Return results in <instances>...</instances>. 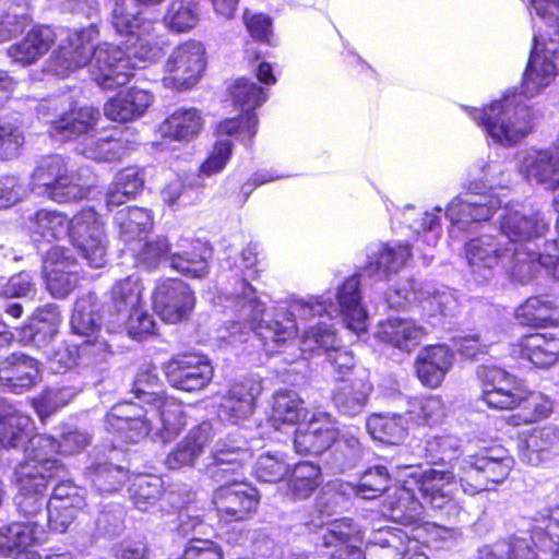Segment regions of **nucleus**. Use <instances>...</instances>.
<instances>
[{
	"label": "nucleus",
	"instance_id": "1",
	"mask_svg": "<svg viewBox=\"0 0 559 559\" xmlns=\"http://www.w3.org/2000/svg\"><path fill=\"white\" fill-rule=\"evenodd\" d=\"M388 504L392 519L404 528H389L380 550L394 551L391 559H429L423 549L435 539L437 525L424 521L423 500L412 489L397 486L389 497Z\"/></svg>",
	"mask_w": 559,
	"mask_h": 559
},
{
	"label": "nucleus",
	"instance_id": "2",
	"mask_svg": "<svg viewBox=\"0 0 559 559\" xmlns=\"http://www.w3.org/2000/svg\"><path fill=\"white\" fill-rule=\"evenodd\" d=\"M528 97L522 88L521 92L506 94L481 108H469L468 115L497 141L514 144L534 128L535 112L525 102Z\"/></svg>",
	"mask_w": 559,
	"mask_h": 559
},
{
	"label": "nucleus",
	"instance_id": "3",
	"mask_svg": "<svg viewBox=\"0 0 559 559\" xmlns=\"http://www.w3.org/2000/svg\"><path fill=\"white\" fill-rule=\"evenodd\" d=\"M29 188L57 203L73 202L81 194L73 170L60 154L45 155L36 162L29 177Z\"/></svg>",
	"mask_w": 559,
	"mask_h": 559
},
{
	"label": "nucleus",
	"instance_id": "4",
	"mask_svg": "<svg viewBox=\"0 0 559 559\" xmlns=\"http://www.w3.org/2000/svg\"><path fill=\"white\" fill-rule=\"evenodd\" d=\"M162 370L171 388L187 393L206 389L214 377L209 357L195 352L174 354L163 364Z\"/></svg>",
	"mask_w": 559,
	"mask_h": 559
},
{
	"label": "nucleus",
	"instance_id": "5",
	"mask_svg": "<svg viewBox=\"0 0 559 559\" xmlns=\"http://www.w3.org/2000/svg\"><path fill=\"white\" fill-rule=\"evenodd\" d=\"M141 4L135 0H117L112 9V25L115 29L127 36L136 37L140 44L134 55L142 60H153L159 57L162 47L155 40L156 22L142 16Z\"/></svg>",
	"mask_w": 559,
	"mask_h": 559
},
{
	"label": "nucleus",
	"instance_id": "6",
	"mask_svg": "<svg viewBox=\"0 0 559 559\" xmlns=\"http://www.w3.org/2000/svg\"><path fill=\"white\" fill-rule=\"evenodd\" d=\"M87 264L99 269L106 263L105 231L97 212L84 207L70 217L67 234Z\"/></svg>",
	"mask_w": 559,
	"mask_h": 559
},
{
	"label": "nucleus",
	"instance_id": "7",
	"mask_svg": "<svg viewBox=\"0 0 559 559\" xmlns=\"http://www.w3.org/2000/svg\"><path fill=\"white\" fill-rule=\"evenodd\" d=\"M24 444V459L15 466L14 475H20L22 467L27 474L52 480L66 474L64 464L53 457L58 453L59 447L56 438L32 432Z\"/></svg>",
	"mask_w": 559,
	"mask_h": 559
},
{
	"label": "nucleus",
	"instance_id": "8",
	"mask_svg": "<svg viewBox=\"0 0 559 559\" xmlns=\"http://www.w3.org/2000/svg\"><path fill=\"white\" fill-rule=\"evenodd\" d=\"M153 307L160 319L170 324L187 320L195 306L190 285L180 278H165L153 290Z\"/></svg>",
	"mask_w": 559,
	"mask_h": 559
},
{
	"label": "nucleus",
	"instance_id": "9",
	"mask_svg": "<svg viewBox=\"0 0 559 559\" xmlns=\"http://www.w3.org/2000/svg\"><path fill=\"white\" fill-rule=\"evenodd\" d=\"M213 503L219 521L242 522L257 512L260 493L247 483L222 484L214 491Z\"/></svg>",
	"mask_w": 559,
	"mask_h": 559
},
{
	"label": "nucleus",
	"instance_id": "10",
	"mask_svg": "<svg viewBox=\"0 0 559 559\" xmlns=\"http://www.w3.org/2000/svg\"><path fill=\"white\" fill-rule=\"evenodd\" d=\"M92 60L93 81L103 90L123 86L134 76L135 67L131 63L130 57L116 45H94Z\"/></svg>",
	"mask_w": 559,
	"mask_h": 559
},
{
	"label": "nucleus",
	"instance_id": "11",
	"mask_svg": "<svg viewBox=\"0 0 559 559\" xmlns=\"http://www.w3.org/2000/svg\"><path fill=\"white\" fill-rule=\"evenodd\" d=\"M105 429L122 444H133L145 439L152 430L141 406L133 402L114 405L105 416Z\"/></svg>",
	"mask_w": 559,
	"mask_h": 559
},
{
	"label": "nucleus",
	"instance_id": "12",
	"mask_svg": "<svg viewBox=\"0 0 559 559\" xmlns=\"http://www.w3.org/2000/svg\"><path fill=\"white\" fill-rule=\"evenodd\" d=\"M94 41L85 29L70 33L48 59V71L59 78L82 69L92 61Z\"/></svg>",
	"mask_w": 559,
	"mask_h": 559
},
{
	"label": "nucleus",
	"instance_id": "13",
	"mask_svg": "<svg viewBox=\"0 0 559 559\" xmlns=\"http://www.w3.org/2000/svg\"><path fill=\"white\" fill-rule=\"evenodd\" d=\"M490 408L496 411L523 409L533 424L542 421L552 413V403L544 394L525 389L520 382L511 391L498 390L487 395Z\"/></svg>",
	"mask_w": 559,
	"mask_h": 559
},
{
	"label": "nucleus",
	"instance_id": "14",
	"mask_svg": "<svg viewBox=\"0 0 559 559\" xmlns=\"http://www.w3.org/2000/svg\"><path fill=\"white\" fill-rule=\"evenodd\" d=\"M41 364L35 357L13 352L0 360V388L14 394L31 391L41 380Z\"/></svg>",
	"mask_w": 559,
	"mask_h": 559
},
{
	"label": "nucleus",
	"instance_id": "15",
	"mask_svg": "<svg viewBox=\"0 0 559 559\" xmlns=\"http://www.w3.org/2000/svg\"><path fill=\"white\" fill-rule=\"evenodd\" d=\"M520 459L537 466L559 454V426L546 424L518 433Z\"/></svg>",
	"mask_w": 559,
	"mask_h": 559
},
{
	"label": "nucleus",
	"instance_id": "16",
	"mask_svg": "<svg viewBox=\"0 0 559 559\" xmlns=\"http://www.w3.org/2000/svg\"><path fill=\"white\" fill-rule=\"evenodd\" d=\"M304 427L294 432L293 444L300 455H320L337 440L338 429L329 420L328 414L312 415Z\"/></svg>",
	"mask_w": 559,
	"mask_h": 559
},
{
	"label": "nucleus",
	"instance_id": "17",
	"mask_svg": "<svg viewBox=\"0 0 559 559\" xmlns=\"http://www.w3.org/2000/svg\"><path fill=\"white\" fill-rule=\"evenodd\" d=\"M453 362L454 353L448 345H427L414 360L415 376L423 386L438 389L442 385Z\"/></svg>",
	"mask_w": 559,
	"mask_h": 559
},
{
	"label": "nucleus",
	"instance_id": "18",
	"mask_svg": "<svg viewBox=\"0 0 559 559\" xmlns=\"http://www.w3.org/2000/svg\"><path fill=\"white\" fill-rule=\"evenodd\" d=\"M372 384L364 372H349L338 377L332 393V402L340 414L354 417L368 404Z\"/></svg>",
	"mask_w": 559,
	"mask_h": 559
},
{
	"label": "nucleus",
	"instance_id": "19",
	"mask_svg": "<svg viewBox=\"0 0 559 559\" xmlns=\"http://www.w3.org/2000/svg\"><path fill=\"white\" fill-rule=\"evenodd\" d=\"M411 448L412 454L418 459V462L413 464L416 466L427 464L445 468L456 464L462 454L460 447L450 436L424 435L416 438Z\"/></svg>",
	"mask_w": 559,
	"mask_h": 559
},
{
	"label": "nucleus",
	"instance_id": "20",
	"mask_svg": "<svg viewBox=\"0 0 559 559\" xmlns=\"http://www.w3.org/2000/svg\"><path fill=\"white\" fill-rule=\"evenodd\" d=\"M511 352L536 368H549L559 361V337L544 333H528L511 344Z\"/></svg>",
	"mask_w": 559,
	"mask_h": 559
},
{
	"label": "nucleus",
	"instance_id": "21",
	"mask_svg": "<svg viewBox=\"0 0 559 559\" xmlns=\"http://www.w3.org/2000/svg\"><path fill=\"white\" fill-rule=\"evenodd\" d=\"M253 333L265 355L273 356L285 352L295 343L298 328L290 318L260 319L253 325Z\"/></svg>",
	"mask_w": 559,
	"mask_h": 559
},
{
	"label": "nucleus",
	"instance_id": "22",
	"mask_svg": "<svg viewBox=\"0 0 559 559\" xmlns=\"http://www.w3.org/2000/svg\"><path fill=\"white\" fill-rule=\"evenodd\" d=\"M204 120L198 108H178L169 114L156 129L165 143H187L199 136Z\"/></svg>",
	"mask_w": 559,
	"mask_h": 559
},
{
	"label": "nucleus",
	"instance_id": "23",
	"mask_svg": "<svg viewBox=\"0 0 559 559\" xmlns=\"http://www.w3.org/2000/svg\"><path fill=\"white\" fill-rule=\"evenodd\" d=\"M153 102L154 95L148 90L130 87L107 100L104 114L116 122L134 121L145 115Z\"/></svg>",
	"mask_w": 559,
	"mask_h": 559
},
{
	"label": "nucleus",
	"instance_id": "24",
	"mask_svg": "<svg viewBox=\"0 0 559 559\" xmlns=\"http://www.w3.org/2000/svg\"><path fill=\"white\" fill-rule=\"evenodd\" d=\"M48 539V532L36 522H11L0 527V556L26 552Z\"/></svg>",
	"mask_w": 559,
	"mask_h": 559
},
{
	"label": "nucleus",
	"instance_id": "25",
	"mask_svg": "<svg viewBox=\"0 0 559 559\" xmlns=\"http://www.w3.org/2000/svg\"><path fill=\"white\" fill-rule=\"evenodd\" d=\"M255 394L250 383L239 381L229 385L221 396L217 414L227 423L237 425L249 419L255 409Z\"/></svg>",
	"mask_w": 559,
	"mask_h": 559
},
{
	"label": "nucleus",
	"instance_id": "26",
	"mask_svg": "<svg viewBox=\"0 0 559 559\" xmlns=\"http://www.w3.org/2000/svg\"><path fill=\"white\" fill-rule=\"evenodd\" d=\"M477 467L474 455L466 459L461 454L456 464L445 468H430V475L445 484L459 480L463 490L473 496L488 489L486 478Z\"/></svg>",
	"mask_w": 559,
	"mask_h": 559
},
{
	"label": "nucleus",
	"instance_id": "27",
	"mask_svg": "<svg viewBox=\"0 0 559 559\" xmlns=\"http://www.w3.org/2000/svg\"><path fill=\"white\" fill-rule=\"evenodd\" d=\"M15 481L19 487V493L16 496L17 510L19 512L27 518H34L48 506L46 499V491L48 484L52 479L44 478L43 476H35L20 471V475H14Z\"/></svg>",
	"mask_w": 559,
	"mask_h": 559
},
{
	"label": "nucleus",
	"instance_id": "28",
	"mask_svg": "<svg viewBox=\"0 0 559 559\" xmlns=\"http://www.w3.org/2000/svg\"><path fill=\"white\" fill-rule=\"evenodd\" d=\"M100 111L93 106L70 107L50 122V133L64 139L86 134L96 129Z\"/></svg>",
	"mask_w": 559,
	"mask_h": 559
},
{
	"label": "nucleus",
	"instance_id": "29",
	"mask_svg": "<svg viewBox=\"0 0 559 559\" xmlns=\"http://www.w3.org/2000/svg\"><path fill=\"white\" fill-rule=\"evenodd\" d=\"M143 286L139 278L127 276L117 281L110 288L106 311L114 321H120L126 314H131L141 308Z\"/></svg>",
	"mask_w": 559,
	"mask_h": 559
},
{
	"label": "nucleus",
	"instance_id": "30",
	"mask_svg": "<svg viewBox=\"0 0 559 559\" xmlns=\"http://www.w3.org/2000/svg\"><path fill=\"white\" fill-rule=\"evenodd\" d=\"M465 254L475 272L492 270L508 254V248L497 237L483 235L466 242Z\"/></svg>",
	"mask_w": 559,
	"mask_h": 559
},
{
	"label": "nucleus",
	"instance_id": "31",
	"mask_svg": "<svg viewBox=\"0 0 559 559\" xmlns=\"http://www.w3.org/2000/svg\"><path fill=\"white\" fill-rule=\"evenodd\" d=\"M166 69L170 72H181L183 80L199 76L205 69L204 46L195 39L181 43L166 60Z\"/></svg>",
	"mask_w": 559,
	"mask_h": 559
},
{
	"label": "nucleus",
	"instance_id": "32",
	"mask_svg": "<svg viewBox=\"0 0 559 559\" xmlns=\"http://www.w3.org/2000/svg\"><path fill=\"white\" fill-rule=\"evenodd\" d=\"M285 481L293 499H308L323 483L321 466L310 461H299L289 465Z\"/></svg>",
	"mask_w": 559,
	"mask_h": 559
},
{
	"label": "nucleus",
	"instance_id": "33",
	"mask_svg": "<svg viewBox=\"0 0 559 559\" xmlns=\"http://www.w3.org/2000/svg\"><path fill=\"white\" fill-rule=\"evenodd\" d=\"M500 229L511 241L525 242L544 235L548 225L537 215L507 211L500 218Z\"/></svg>",
	"mask_w": 559,
	"mask_h": 559
},
{
	"label": "nucleus",
	"instance_id": "34",
	"mask_svg": "<svg viewBox=\"0 0 559 559\" xmlns=\"http://www.w3.org/2000/svg\"><path fill=\"white\" fill-rule=\"evenodd\" d=\"M70 217L67 213L39 209L27 217V229L32 237L53 241L67 234Z\"/></svg>",
	"mask_w": 559,
	"mask_h": 559
},
{
	"label": "nucleus",
	"instance_id": "35",
	"mask_svg": "<svg viewBox=\"0 0 559 559\" xmlns=\"http://www.w3.org/2000/svg\"><path fill=\"white\" fill-rule=\"evenodd\" d=\"M209 441L207 432L201 427L191 429L188 435L166 455L165 465L169 469L192 467Z\"/></svg>",
	"mask_w": 559,
	"mask_h": 559
},
{
	"label": "nucleus",
	"instance_id": "36",
	"mask_svg": "<svg viewBox=\"0 0 559 559\" xmlns=\"http://www.w3.org/2000/svg\"><path fill=\"white\" fill-rule=\"evenodd\" d=\"M33 430V418L14 406L11 407L0 418V448L5 450L20 448Z\"/></svg>",
	"mask_w": 559,
	"mask_h": 559
},
{
	"label": "nucleus",
	"instance_id": "37",
	"mask_svg": "<svg viewBox=\"0 0 559 559\" xmlns=\"http://www.w3.org/2000/svg\"><path fill=\"white\" fill-rule=\"evenodd\" d=\"M557 74L556 64H554L548 49L542 52L532 51L523 73L521 87L530 96H535Z\"/></svg>",
	"mask_w": 559,
	"mask_h": 559
},
{
	"label": "nucleus",
	"instance_id": "38",
	"mask_svg": "<svg viewBox=\"0 0 559 559\" xmlns=\"http://www.w3.org/2000/svg\"><path fill=\"white\" fill-rule=\"evenodd\" d=\"M305 402L297 393L289 390L277 391L272 401V418L284 425H300L308 417Z\"/></svg>",
	"mask_w": 559,
	"mask_h": 559
},
{
	"label": "nucleus",
	"instance_id": "39",
	"mask_svg": "<svg viewBox=\"0 0 559 559\" xmlns=\"http://www.w3.org/2000/svg\"><path fill=\"white\" fill-rule=\"evenodd\" d=\"M407 418L402 415L372 414L367 419V429L372 438L388 444H399L407 436Z\"/></svg>",
	"mask_w": 559,
	"mask_h": 559
},
{
	"label": "nucleus",
	"instance_id": "40",
	"mask_svg": "<svg viewBox=\"0 0 559 559\" xmlns=\"http://www.w3.org/2000/svg\"><path fill=\"white\" fill-rule=\"evenodd\" d=\"M436 480L439 479L432 477L429 469L418 487L423 503L439 512L443 520H450L459 514V506L451 495L436 484Z\"/></svg>",
	"mask_w": 559,
	"mask_h": 559
},
{
	"label": "nucleus",
	"instance_id": "41",
	"mask_svg": "<svg viewBox=\"0 0 559 559\" xmlns=\"http://www.w3.org/2000/svg\"><path fill=\"white\" fill-rule=\"evenodd\" d=\"M169 265L191 278H202L209 273L204 248L199 241H191L183 250L171 254Z\"/></svg>",
	"mask_w": 559,
	"mask_h": 559
},
{
	"label": "nucleus",
	"instance_id": "42",
	"mask_svg": "<svg viewBox=\"0 0 559 559\" xmlns=\"http://www.w3.org/2000/svg\"><path fill=\"white\" fill-rule=\"evenodd\" d=\"M407 420L416 425L432 426L444 415V404L439 395L413 396L407 401Z\"/></svg>",
	"mask_w": 559,
	"mask_h": 559
},
{
	"label": "nucleus",
	"instance_id": "43",
	"mask_svg": "<svg viewBox=\"0 0 559 559\" xmlns=\"http://www.w3.org/2000/svg\"><path fill=\"white\" fill-rule=\"evenodd\" d=\"M342 314L352 328H356L350 321L359 324L366 319V312L361 307L360 280L354 274L346 277L338 286L336 295Z\"/></svg>",
	"mask_w": 559,
	"mask_h": 559
},
{
	"label": "nucleus",
	"instance_id": "44",
	"mask_svg": "<svg viewBox=\"0 0 559 559\" xmlns=\"http://www.w3.org/2000/svg\"><path fill=\"white\" fill-rule=\"evenodd\" d=\"M86 475L93 486L100 492H115L121 488L127 471L108 461H95L86 467Z\"/></svg>",
	"mask_w": 559,
	"mask_h": 559
},
{
	"label": "nucleus",
	"instance_id": "45",
	"mask_svg": "<svg viewBox=\"0 0 559 559\" xmlns=\"http://www.w3.org/2000/svg\"><path fill=\"white\" fill-rule=\"evenodd\" d=\"M555 309L556 305L552 300L532 296L516 308L515 318L526 326L546 328L554 322L551 313Z\"/></svg>",
	"mask_w": 559,
	"mask_h": 559
},
{
	"label": "nucleus",
	"instance_id": "46",
	"mask_svg": "<svg viewBox=\"0 0 559 559\" xmlns=\"http://www.w3.org/2000/svg\"><path fill=\"white\" fill-rule=\"evenodd\" d=\"M416 324L407 319L388 318L378 324L376 336L379 341L397 348L406 347L417 338Z\"/></svg>",
	"mask_w": 559,
	"mask_h": 559
},
{
	"label": "nucleus",
	"instance_id": "47",
	"mask_svg": "<svg viewBox=\"0 0 559 559\" xmlns=\"http://www.w3.org/2000/svg\"><path fill=\"white\" fill-rule=\"evenodd\" d=\"M144 189V179L140 170L133 167L121 169L117 176L114 189L107 195L109 205L119 206L134 199Z\"/></svg>",
	"mask_w": 559,
	"mask_h": 559
},
{
	"label": "nucleus",
	"instance_id": "48",
	"mask_svg": "<svg viewBox=\"0 0 559 559\" xmlns=\"http://www.w3.org/2000/svg\"><path fill=\"white\" fill-rule=\"evenodd\" d=\"M75 396L72 386H48L32 400V406L41 421L67 406Z\"/></svg>",
	"mask_w": 559,
	"mask_h": 559
},
{
	"label": "nucleus",
	"instance_id": "49",
	"mask_svg": "<svg viewBox=\"0 0 559 559\" xmlns=\"http://www.w3.org/2000/svg\"><path fill=\"white\" fill-rule=\"evenodd\" d=\"M146 403L156 412L165 431L179 432L183 423L181 404L177 399L167 395L165 392H159V394H151Z\"/></svg>",
	"mask_w": 559,
	"mask_h": 559
},
{
	"label": "nucleus",
	"instance_id": "50",
	"mask_svg": "<svg viewBox=\"0 0 559 559\" xmlns=\"http://www.w3.org/2000/svg\"><path fill=\"white\" fill-rule=\"evenodd\" d=\"M501 206L476 203L474 201H452L447 209V217L453 224H471L490 219Z\"/></svg>",
	"mask_w": 559,
	"mask_h": 559
},
{
	"label": "nucleus",
	"instance_id": "51",
	"mask_svg": "<svg viewBox=\"0 0 559 559\" xmlns=\"http://www.w3.org/2000/svg\"><path fill=\"white\" fill-rule=\"evenodd\" d=\"M259 119L255 111H241L234 118L222 120L216 126L218 135L234 136L243 143H251L258 132Z\"/></svg>",
	"mask_w": 559,
	"mask_h": 559
},
{
	"label": "nucleus",
	"instance_id": "52",
	"mask_svg": "<svg viewBox=\"0 0 559 559\" xmlns=\"http://www.w3.org/2000/svg\"><path fill=\"white\" fill-rule=\"evenodd\" d=\"M234 153V144L229 139L214 141L205 158L200 163L197 175L199 178H210L221 174L230 162Z\"/></svg>",
	"mask_w": 559,
	"mask_h": 559
},
{
	"label": "nucleus",
	"instance_id": "53",
	"mask_svg": "<svg viewBox=\"0 0 559 559\" xmlns=\"http://www.w3.org/2000/svg\"><path fill=\"white\" fill-rule=\"evenodd\" d=\"M476 378L481 384L480 401H483L489 408L490 403L488 402V394H491L498 390L511 391V386L506 388L502 385L503 383H509L512 385H516L519 383L514 376L493 365L478 366L476 369Z\"/></svg>",
	"mask_w": 559,
	"mask_h": 559
},
{
	"label": "nucleus",
	"instance_id": "54",
	"mask_svg": "<svg viewBox=\"0 0 559 559\" xmlns=\"http://www.w3.org/2000/svg\"><path fill=\"white\" fill-rule=\"evenodd\" d=\"M411 257L412 246L408 242L382 243L376 254L374 270L385 274L395 273L406 265Z\"/></svg>",
	"mask_w": 559,
	"mask_h": 559
},
{
	"label": "nucleus",
	"instance_id": "55",
	"mask_svg": "<svg viewBox=\"0 0 559 559\" xmlns=\"http://www.w3.org/2000/svg\"><path fill=\"white\" fill-rule=\"evenodd\" d=\"M130 490L134 507L141 511H147L160 500L164 486L160 478L145 475L138 477Z\"/></svg>",
	"mask_w": 559,
	"mask_h": 559
},
{
	"label": "nucleus",
	"instance_id": "56",
	"mask_svg": "<svg viewBox=\"0 0 559 559\" xmlns=\"http://www.w3.org/2000/svg\"><path fill=\"white\" fill-rule=\"evenodd\" d=\"M289 465L283 453L265 452L257 460L254 475L259 481L276 484L286 480Z\"/></svg>",
	"mask_w": 559,
	"mask_h": 559
},
{
	"label": "nucleus",
	"instance_id": "57",
	"mask_svg": "<svg viewBox=\"0 0 559 559\" xmlns=\"http://www.w3.org/2000/svg\"><path fill=\"white\" fill-rule=\"evenodd\" d=\"M171 246L166 236H157L145 241L135 252V265L146 270H155L162 262L170 261Z\"/></svg>",
	"mask_w": 559,
	"mask_h": 559
},
{
	"label": "nucleus",
	"instance_id": "58",
	"mask_svg": "<svg viewBox=\"0 0 559 559\" xmlns=\"http://www.w3.org/2000/svg\"><path fill=\"white\" fill-rule=\"evenodd\" d=\"M230 96L233 104L241 111H254L267 98V94L262 86L257 85L246 78H240L230 86Z\"/></svg>",
	"mask_w": 559,
	"mask_h": 559
},
{
	"label": "nucleus",
	"instance_id": "59",
	"mask_svg": "<svg viewBox=\"0 0 559 559\" xmlns=\"http://www.w3.org/2000/svg\"><path fill=\"white\" fill-rule=\"evenodd\" d=\"M391 476L383 465L367 468L359 477L355 488L356 493L364 499H376L389 489Z\"/></svg>",
	"mask_w": 559,
	"mask_h": 559
},
{
	"label": "nucleus",
	"instance_id": "60",
	"mask_svg": "<svg viewBox=\"0 0 559 559\" xmlns=\"http://www.w3.org/2000/svg\"><path fill=\"white\" fill-rule=\"evenodd\" d=\"M88 300L83 298L74 304V309L70 318L71 331L79 336L96 337L102 330L100 316L87 309Z\"/></svg>",
	"mask_w": 559,
	"mask_h": 559
},
{
	"label": "nucleus",
	"instance_id": "61",
	"mask_svg": "<svg viewBox=\"0 0 559 559\" xmlns=\"http://www.w3.org/2000/svg\"><path fill=\"white\" fill-rule=\"evenodd\" d=\"M240 264H236L234 274L235 281L240 284L239 295L247 299L255 297V288L250 281L260 278V271L257 269L258 258L250 249H243L240 254Z\"/></svg>",
	"mask_w": 559,
	"mask_h": 559
},
{
	"label": "nucleus",
	"instance_id": "62",
	"mask_svg": "<svg viewBox=\"0 0 559 559\" xmlns=\"http://www.w3.org/2000/svg\"><path fill=\"white\" fill-rule=\"evenodd\" d=\"M252 459L251 451L243 445L234 444L227 440L217 444L212 453L214 465H233V471L246 469Z\"/></svg>",
	"mask_w": 559,
	"mask_h": 559
},
{
	"label": "nucleus",
	"instance_id": "63",
	"mask_svg": "<svg viewBox=\"0 0 559 559\" xmlns=\"http://www.w3.org/2000/svg\"><path fill=\"white\" fill-rule=\"evenodd\" d=\"M242 22L250 37L260 44L273 46L274 28L273 19L264 12H251L245 9Z\"/></svg>",
	"mask_w": 559,
	"mask_h": 559
},
{
	"label": "nucleus",
	"instance_id": "64",
	"mask_svg": "<svg viewBox=\"0 0 559 559\" xmlns=\"http://www.w3.org/2000/svg\"><path fill=\"white\" fill-rule=\"evenodd\" d=\"M198 14L182 0L171 1L164 15V22L169 29L176 33H185L198 24Z\"/></svg>",
	"mask_w": 559,
	"mask_h": 559
}]
</instances>
